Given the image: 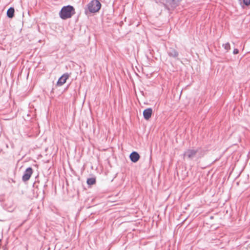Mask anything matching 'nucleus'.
I'll list each match as a JSON object with an SVG mask.
<instances>
[{"label":"nucleus","mask_w":250,"mask_h":250,"mask_svg":"<svg viewBox=\"0 0 250 250\" xmlns=\"http://www.w3.org/2000/svg\"><path fill=\"white\" fill-rule=\"evenodd\" d=\"M75 14V8L72 6L68 5L62 8L59 12V16L62 19L66 20L71 18Z\"/></svg>","instance_id":"nucleus-1"},{"label":"nucleus","mask_w":250,"mask_h":250,"mask_svg":"<svg viewBox=\"0 0 250 250\" xmlns=\"http://www.w3.org/2000/svg\"><path fill=\"white\" fill-rule=\"evenodd\" d=\"M101 7V4L98 0H92L87 5V8L90 13L98 12Z\"/></svg>","instance_id":"nucleus-2"},{"label":"nucleus","mask_w":250,"mask_h":250,"mask_svg":"<svg viewBox=\"0 0 250 250\" xmlns=\"http://www.w3.org/2000/svg\"><path fill=\"white\" fill-rule=\"evenodd\" d=\"M200 149V148H196L186 150L183 154L184 158L192 160L196 156Z\"/></svg>","instance_id":"nucleus-3"},{"label":"nucleus","mask_w":250,"mask_h":250,"mask_svg":"<svg viewBox=\"0 0 250 250\" xmlns=\"http://www.w3.org/2000/svg\"><path fill=\"white\" fill-rule=\"evenodd\" d=\"M32 173L33 169L31 167H29L27 168H26L22 177V181L24 182H26L29 180Z\"/></svg>","instance_id":"nucleus-4"},{"label":"nucleus","mask_w":250,"mask_h":250,"mask_svg":"<svg viewBox=\"0 0 250 250\" xmlns=\"http://www.w3.org/2000/svg\"><path fill=\"white\" fill-rule=\"evenodd\" d=\"M164 5L166 8L170 10V9H173L175 8L178 5V3L175 0H167L166 4Z\"/></svg>","instance_id":"nucleus-5"},{"label":"nucleus","mask_w":250,"mask_h":250,"mask_svg":"<svg viewBox=\"0 0 250 250\" xmlns=\"http://www.w3.org/2000/svg\"><path fill=\"white\" fill-rule=\"evenodd\" d=\"M167 54L170 57L173 58L174 59H178V57L179 56V53L176 50V49L172 48L170 47L167 50Z\"/></svg>","instance_id":"nucleus-6"},{"label":"nucleus","mask_w":250,"mask_h":250,"mask_svg":"<svg viewBox=\"0 0 250 250\" xmlns=\"http://www.w3.org/2000/svg\"><path fill=\"white\" fill-rule=\"evenodd\" d=\"M69 75L67 73H65L62 75L58 80L57 82V85L61 86L66 81V80L69 78Z\"/></svg>","instance_id":"nucleus-7"},{"label":"nucleus","mask_w":250,"mask_h":250,"mask_svg":"<svg viewBox=\"0 0 250 250\" xmlns=\"http://www.w3.org/2000/svg\"><path fill=\"white\" fill-rule=\"evenodd\" d=\"M131 161L133 163L137 162L140 159L139 154L136 151H133L129 156Z\"/></svg>","instance_id":"nucleus-8"},{"label":"nucleus","mask_w":250,"mask_h":250,"mask_svg":"<svg viewBox=\"0 0 250 250\" xmlns=\"http://www.w3.org/2000/svg\"><path fill=\"white\" fill-rule=\"evenodd\" d=\"M152 110L151 108L146 109L143 111L144 118L146 120H148L151 116Z\"/></svg>","instance_id":"nucleus-9"},{"label":"nucleus","mask_w":250,"mask_h":250,"mask_svg":"<svg viewBox=\"0 0 250 250\" xmlns=\"http://www.w3.org/2000/svg\"><path fill=\"white\" fill-rule=\"evenodd\" d=\"M15 10L13 7H10L7 11V16L9 18H12L14 16Z\"/></svg>","instance_id":"nucleus-10"},{"label":"nucleus","mask_w":250,"mask_h":250,"mask_svg":"<svg viewBox=\"0 0 250 250\" xmlns=\"http://www.w3.org/2000/svg\"><path fill=\"white\" fill-rule=\"evenodd\" d=\"M240 4L244 7V5L248 6L250 4V0H239Z\"/></svg>","instance_id":"nucleus-11"},{"label":"nucleus","mask_w":250,"mask_h":250,"mask_svg":"<svg viewBox=\"0 0 250 250\" xmlns=\"http://www.w3.org/2000/svg\"><path fill=\"white\" fill-rule=\"evenodd\" d=\"M86 183L88 185H94L96 183V179L95 178H88Z\"/></svg>","instance_id":"nucleus-12"},{"label":"nucleus","mask_w":250,"mask_h":250,"mask_svg":"<svg viewBox=\"0 0 250 250\" xmlns=\"http://www.w3.org/2000/svg\"><path fill=\"white\" fill-rule=\"evenodd\" d=\"M223 46L224 47L225 49L227 51H228L230 49V44L229 42L223 44Z\"/></svg>","instance_id":"nucleus-13"},{"label":"nucleus","mask_w":250,"mask_h":250,"mask_svg":"<svg viewBox=\"0 0 250 250\" xmlns=\"http://www.w3.org/2000/svg\"><path fill=\"white\" fill-rule=\"evenodd\" d=\"M233 54H237L239 53V50L238 49H234L233 50Z\"/></svg>","instance_id":"nucleus-14"}]
</instances>
